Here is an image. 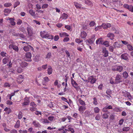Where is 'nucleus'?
<instances>
[{
  "mask_svg": "<svg viewBox=\"0 0 133 133\" xmlns=\"http://www.w3.org/2000/svg\"><path fill=\"white\" fill-rule=\"evenodd\" d=\"M40 35L43 38H45L48 39H53V36L48 34V32L45 31H41L40 32Z\"/></svg>",
  "mask_w": 133,
  "mask_h": 133,
  "instance_id": "1",
  "label": "nucleus"
},
{
  "mask_svg": "<svg viewBox=\"0 0 133 133\" xmlns=\"http://www.w3.org/2000/svg\"><path fill=\"white\" fill-rule=\"evenodd\" d=\"M32 57V54L30 52H27L25 54V59L26 61H27L31 62L32 61L31 57Z\"/></svg>",
  "mask_w": 133,
  "mask_h": 133,
  "instance_id": "2",
  "label": "nucleus"
},
{
  "mask_svg": "<svg viewBox=\"0 0 133 133\" xmlns=\"http://www.w3.org/2000/svg\"><path fill=\"white\" fill-rule=\"evenodd\" d=\"M96 79V77L94 76H91L88 77V81L91 84H93L95 83Z\"/></svg>",
  "mask_w": 133,
  "mask_h": 133,
  "instance_id": "3",
  "label": "nucleus"
},
{
  "mask_svg": "<svg viewBox=\"0 0 133 133\" xmlns=\"http://www.w3.org/2000/svg\"><path fill=\"white\" fill-rule=\"evenodd\" d=\"M122 94L124 97H127L128 98L130 99H131L132 98V97L129 93L127 91H123L122 92Z\"/></svg>",
  "mask_w": 133,
  "mask_h": 133,
  "instance_id": "4",
  "label": "nucleus"
},
{
  "mask_svg": "<svg viewBox=\"0 0 133 133\" xmlns=\"http://www.w3.org/2000/svg\"><path fill=\"white\" fill-rule=\"evenodd\" d=\"M26 29L28 32V35L29 36H31L32 35V31L31 27L29 26L27 27Z\"/></svg>",
  "mask_w": 133,
  "mask_h": 133,
  "instance_id": "5",
  "label": "nucleus"
},
{
  "mask_svg": "<svg viewBox=\"0 0 133 133\" xmlns=\"http://www.w3.org/2000/svg\"><path fill=\"white\" fill-rule=\"evenodd\" d=\"M102 27L104 29H106L111 26V24L109 23H103L101 25Z\"/></svg>",
  "mask_w": 133,
  "mask_h": 133,
  "instance_id": "6",
  "label": "nucleus"
},
{
  "mask_svg": "<svg viewBox=\"0 0 133 133\" xmlns=\"http://www.w3.org/2000/svg\"><path fill=\"white\" fill-rule=\"evenodd\" d=\"M78 108V110L81 114H82L86 109L85 106H79Z\"/></svg>",
  "mask_w": 133,
  "mask_h": 133,
  "instance_id": "7",
  "label": "nucleus"
},
{
  "mask_svg": "<svg viewBox=\"0 0 133 133\" xmlns=\"http://www.w3.org/2000/svg\"><path fill=\"white\" fill-rule=\"evenodd\" d=\"M112 70L113 71H117L119 72L123 70V67L122 66H116V68H113Z\"/></svg>",
  "mask_w": 133,
  "mask_h": 133,
  "instance_id": "8",
  "label": "nucleus"
},
{
  "mask_svg": "<svg viewBox=\"0 0 133 133\" xmlns=\"http://www.w3.org/2000/svg\"><path fill=\"white\" fill-rule=\"evenodd\" d=\"M24 99V102L22 104L23 106L28 105L30 103L28 97H25Z\"/></svg>",
  "mask_w": 133,
  "mask_h": 133,
  "instance_id": "9",
  "label": "nucleus"
},
{
  "mask_svg": "<svg viewBox=\"0 0 133 133\" xmlns=\"http://www.w3.org/2000/svg\"><path fill=\"white\" fill-rule=\"evenodd\" d=\"M122 77L121 76L119 75H117L115 77L116 82L117 83H119L122 82L120 80L121 79Z\"/></svg>",
  "mask_w": 133,
  "mask_h": 133,
  "instance_id": "10",
  "label": "nucleus"
},
{
  "mask_svg": "<svg viewBox=\"0 0 133 133\" xmlns=\"http://www.w3.org/2000/svg\"><path fill=\"white\" fill-rule=\"evenodd\" d=\"M102 52L104 54L103 56L104 57H107L108 55V52L107 50H106L105 48H102Z\"/></svg>",
  "mask_w": 133,
  "mask_h": 133,
  "instance_id": "11",
  "label": "nucleus"
},
{
  "mask_svg": "<svg viewBox=\"0 0 133 133\" xmlns=\"http://www.w3.org/2000/svg\"><path fill=\"white\" fill-rule=\"evenodd\" d=\"M71 80L72 85L76 89H77L78 88L77 87L78 84L72 78H71Z\"/></svg>",
  "mask_w": 133,
  "mask_h": 133,
  "instance_id": "12",
  "label": "nucleus"
},
{
  "mask_svg": "<svg viewBox=\"0 0 133 133\" xmlns=\"http://www.w3.org/2000/svg\"><path fill=\"white\" fill-rule=\"evenodd\" d=\"M23 77L22 75H19L17 78V81L19 83H21L23 81Z\"/></svg>",
  "mask_w": 133,
  "mask_h": 133,
  "instance_id": "13",
  "label": "nucleus"
},
{
  "mask_svg": "<svg viewBox=\"0 0 133 133\" xmlns=\"http://www.w3.org/2000/svg\"><path fill=\"white\" fill-rule=\"evenodd\" d=\"M74 5L75 7L77 9H80L82 6V5L79 4L77 2H74Z\"/></svg>",
  "mask_w": 133,
  "mask_h": 133,
  "instance_id": "14",
  "label": "nucleus"
},
{
  "mask_svg": "<svg viewBox=\"0 0 133 133\" xmlns=\"http://www.w3.org/2000/svg\"><path fill=\"white\" fill-rule=\"evenodd\" d=\"M11 10L8 9H5L4 10V15L5 16H7L11 12Z\"/></svg>",
  "mask_w": 133,
  "mask_h": 133,
  "instance_id": "15",
  "label": "nucleus"
},
{
  "mask_svg": "<svg viewBox=\"0 0 133 133\" xmlns=\"http://www.w3.org/2000/svg\"><path fill=\"white\" fill-rule=\"evenodd\" d=\"M59 35L60 37H68L69 36V35L67 33L65 32H62L59 33Z\"/></svg>",
  "mask_w": 133,
  "mask_h": 133,
  "instance_id": "16",
  "label": "nucleus"
},
{
  "mask_svg": "<svg viewBox=\"0 0 133 133\" xmlns=\"http://www.w3.org/2000/svg\"><path fill=\"white\" fill-rule=\"evenodd\" d=\"M128 55L127 54H123L121 55V57L122 59L126 60L128 59Z\"/></svg>",
  "mask_w": 133,
  "mask_h": 133,
  "instance_id": "17",
  "label": "nucleus"
},
{
  "mask_svg": "<svg viewBox=\"0 0 133 133\" xmlns=\"http://www.w3.org/2000/svg\"><path fill=\"white\" fill-rule=\"evenodd\" d=\"M85 41L87 44L88 45L91 44L94 42L93 40H92L91 39H87Z\"/></svg>",
  "mask_w": 133,
  "mask_h": 133,
  "instance_id": "18",
  "label": "nucleus"
},
{
  "mask_svg": "<svg viewBox=\"0 0 133 133\" xmlns=\"http://www.w3.org/2000/svg\"><path fill=\"white\" fill-rule=\"evenodd\" d=\"M103 42L102 38H100L97 39L96 40V43L97 44H102Z\"/></svg>",
  "mask_w": 133,
  "mask_h": 133,
  "instance_id": "19",
  "label": "nucleus"
},
{
  "mask_svg": "<svg viewBox=\"0 0 133 133\" xmlns=\"http://www.w3.org/2000/svg\"><path fill=\"white\" fill-rule=\"evenodd\" d=\"M113 45L114 46L115 48H119L121 46V44L118 42H115L114 43Z\"/></svg>",
  "mask_w": 133,
  "mask_h": 133,
  "instance_id": "20",
  "label": "nucleus"
},
{
  "mask_svg": "<svg viewBox=\"0 0 133 133\" xmlns=\"http://www.w3.org/2000/svg\"><path fill=\"white\" fill-rule=\"evenodd\" d=\"M48 74V75L51 74L52 72V69L50 66H49L47 69Z\"/></svg>",
  "mask_w": 133,
  "mask_h": 133,
  "instance_id": "21",
  "label": "nucleus"
},
{
  "mask_svg": "<svg viewBox=\"0 0 133 133\" xmlns=\"http://www.w3.org/2000/svg\"><path fill=\"white\" fill-rule=\"evenodd\" d=\"M87 34L86 32L82 31L81 34L80 36L82 38H84L87 36Z\"/></svg>",
  "mask_w": 133,
  "mask_h": 133,
  "instance_id": "22",
  "label": "nucleus"
},
{
  "mask_svg": "<svg viewBox=\"0 0 133 133\" xmlns=\"http://www.w3.org/2000/svg\"><path fill=\"white\" fill-rule=\"evenodd\" d=\"M32 124L36 127H38L40 126V124L36 121H33Z\"/></svg>",
  "mask_w": 133,
  "mask_h": 133,
  "instance_id": "23",
  "label": "nucleus"
},
{
  "mask_svg": "<svg viewBox=\"0 0 133 133\" xmlns=\"http://www.w3.org/2000/svg\"><path fill=\"white\" fill-rule=\"evenodd\" d=\"M107 37L110 38L111 40H112L114 39V36L113 34L109 33L107 34Z\"/></svg>",
  "mask_w": 133,
  "mask_h": 133,
  "instance_id": "24",
  "label": "nucleus"
},
{
  "mask_svg": "<svg viewBox=\"0 0 133 133\" xmlns=\"http://www.w3.org/2000/svg\"><path fill=\"white\" fill-rule=\"evenodd\" d=\"M68 16L65 13L62 14L60 18H62V19H66L68 18Z\"/></svg>",
  "mask_w": 133,
  "mask_h": 133,
  "instance_id": "25",
  "label": "nucleus"
},
{
  "mask_svg": "<svg viewBox=\"0 0 133 133\" xmlns=\"http://www.w3.org/2000/svg\"><path fill=\"white\" fill-rule=\"evenodd\" d=\"M110 112L107 111V113H104L103 115V117L104 119L107 118L108 117V114H109Z\"/></svg>",
  "mask_w": 133,
  "mask_h": 133,
  "instance_id": "26",
  "label": "nucleus"
},
{
  "mask_svg": "<svg viewBox=\"0 0 133 133\" xmlns=\"http://www.w3.org/2000/svg\"><path fill=\"white\" fill-rule=\"evenodd\" d=\"M20 65L22 68L25 67L27 65V64L26 62H22L20 64Z\"/></svg>",
  "mask_w": 133,
  "mask_h": 133,
  "instance_id": "27",
  "label": "nucleus"
},
{
  "mask_svg": "<svg viewBox=\"0 0 133 133\" xmlns=\"http://www.w3.org/2000/svg\"><path fill=\"white\" fill-rule=\"evenodd\" d=\"M14 19L12 18L10 21V23L12 25H15L16 24V23L14 21Z\"/></svg>",
  "mask_w": 133,
  "mask_h": 133,
  "instance_id": "28",
  "label": "nucleus"
},
{
  "mask_svg": "<svg viewBox=\"0 0 133 133\" xmlns=\"http://www.w3.org/2000/svg\"><path fill=\"white\" fill-rule=\"evenodd\" d=\"M40 121L43 123H49L48 120L46 119H41L40 120Z\"/></svg>",
  "mask_w": 133,
  "mask_h": 133,
  "instance_id": "29",
  "label": "nucleus"
},
{
  "mask_svg": "<svg viewBox=\"0 0 133 133\" xmlns=\"http://www.w3.org/2000/svg\"><path fill=\"white\" fill-rule=\"evenodd\" d=\"M4 111H5L8 114H9L11 112L10 109L7 107H6L4 110Z\"/></svg>",
  "mask_w": 133,
  "mask_h": 133,
  "instance_id": "30",
  "label": "nucleus"
},
{
  "mask_svg": "<svg viewBox=\"0 0 133 133\" xmlns=\"http://www.w3.org/2000/svg\"><path fill=\"white\" fill-rule=\"evenodd\" d=\"M23 49L25 51H29V45L27 46H24L23 48Z\"/></svg>",
  "mask_w": 133,
  "mask_h": 133,
  "instance_id": "31",
  "label": "nucleus"
},
{
  "mask_svg": "<svg viewBox=\"0 0 133 133\" xmlns=\"http://www.w3.org/2000/svg\"><path fill=\"white\" fill-rule=\"evenodd\" d=\"M9 58L8 57L5 58L3 60V63L4 64H6L9 61Z\"/></svg>",
  "mask_w": 133,
  "mask_h": 133,
  "instance_id": "32",
  "label": "nucleus"
},
{
  "mask_svg": "<svg viewBox=\"0 0 133 133\" xmlns=\"http://www.w3.org/2000/svg\"><path fill=\"white\" fill-rule=\"evenodd\" d=\"M29 12L32 16H35V12L32 9L30 10L29 11Z\"/></svg>",
  "mask_w": 133,
  "mask_h": 133,
  "instance_id": "33",
  "label": "nucleus"
},
{
  "mask_svg": "<svg viewBox=\"0 0 133 133\" xmlns=\"http://www.w3.org/2000/svg\"><path fill=\"white\" fill-rule=\"evenodd\" d=\"M71 125H69L68 126V131H70L72 133H74V131L72 128H71Z\"/></svg>",
  "mask_w": 133,
  "mask_h": 133,
  "instance_id": "34",
  "label": "nucleus"
},
{
  "mask_svg": "<svg viewBox=\"0 0 133 133\" xmlns=\"http://www.w3.org/2000/svg\"><path fill=\"white\" fill-rule=\"evenodd\" d=\"M54 85L55 86H57L58 88H59L61 86V85L60 84L58 83V81L57 80L55 81L54 83Z\"/></svg>",
  "mask_w": 133,
  "mask_h": 133,
  "instance_id": "35",
  "label": "nucleus"
},
{
  "mask_svg": "<svg viewBox=\"0 0 133 133\" xmlns=\"http://www.w3.org/2000/svg\"><path fill=\"white\" fill-rule=\"evenodd\" d=\"M85 3L88 5H92V3L89 0H84Z\"/></svg>",
  "mask_w": 133,
  "mask_h": 133,
  "instance_id": "36",
  "label": "nucleus"
},
{
  "mask_svg": "<svg viewBox=\"0 0 133 133\" xmlns=\"http://www.w3.org/2000/svg\"><path fill=\"white\" fill-rule=\"evenodd\" d=\"M94 111L95 113H97L99 112L100 109L98 107H95L94 108Z\"/></svg>",
  "mask_w": 133,
  "mask_h": 133,
  "instance_id": "37",
  "label": "nucleus"
},
{
  "mask_svg": "<svg viewBox=\"0 0 133 133\" xmlns=\"http://www.w3.org/2000/svg\"><path fill=\"white\" fill-rule=\"evenodd\" d=\"M20 125V121L19 120H18L15 126V127L16 128H18L19 127Z\"/></svg>",
  "mask_w": 133,
  "mask_h": 133,
  "instance_id": "38",
  "label": "nucleus"
},
{
  "mask_svg": "<svg viewBox=\"0 0 133 133\" xmlns=\"http://www.w3.org/2000/svg\"><path fill=\"white\" fill-rule=\"evenodd\" d=\"M102 44L104 45L106 47H108L109 46V42L107 41H105L104 42H103Z\"/></svg>",
  "mask_w": 133,
  "mask_h": 133,
  "instance_id": "39",
  "label": "nucleus"
},
{
  "mask_svg": "<svg viewBox=\"0 0 133 133\" xmlns=\"http://www.w3.org/2000/svg\"><path fill=\"white\" fill-rule=\"evenodd\" d=\"M130 129V128L129 127H125L123 128V130L124 131H128Z\"/></svg>",
  "mask_w": 133,
  "mask_h": 133,
  "instance_id": "40",
  "label": "nucleus"
},
{
  "mask_svg": "<svg viewBox=\"0 0 133 133\" xmlns=\"http://www.w3.org/2000/svg\"><path fill=\"white\" fill-rule=\"evenodd\" d=\"M123 77L124 78H127L128 76V74L126 71L124 72L123 74Z\"/></svg>",
  "mask_w": 133,
  "mask_h": 133,
  "instance_id": "41",
  "label": "nucleus"
},
{
  "mask_svg": "<svg viewBox=\"0 0 133 133\" xmlns=\"http://www.w3.org/2000/svg\"><path fill=\"white\" fill-rule=\"evenodd\" d=\"M113 110L117 112H120L121 111V109L119 108L116 107L113 109Z\"/></svg>",
  "mask_w": 133,
  "mask_h": 133,
  "instance_id": "42",
  "label": "nucleus"
},
{
  "mask_svg": "<svg viewBox=\"0 0 133 133\" xmlns=\"http://www.w3.org/2000/svg\"><path fill=\"white\" fill-rule=\"evenodd\" d=\"M102 25L100 26H98L96 27L95 29V31H96L98 30H99L102 29Z\"/></svg>",
  "mask_w": 133,
  "mask_h": 133,
  "instance_id": "43",
  "label": "nucleus"
},
{
  "mask_svg": "<svg viewBox=\"0 0 133 133\" xmlns=\"http://www.w3.org/2000/svg\"><path fill=\"white\" fill-rule=\"evenodd\" d=\"M75 41L76 43L79 44L82 42L83 40H81L79 39L76 38L75 39Z\"/></svg>",
  "mask_w": 133,
  "mask_h": 133,
  "instance_id": "44",
  "label": "nucleus"
},
{
  "mask_svg": "<svg viewBox=\"0 0 133 133\" xmlns=\"http://www.w3.org/2000/svg\"><path fill=\"white\" fill-rule=\"evenodd\" d=\"M78 101L79 103L81 105H83V106H84L85 105V103L84 101L81 100V99H79Z\"/></svg>",
  "mask_w": 133,
  "mask_h": 133,
  "instance_id": "45",
  "label": "nucleus"
},
{
  "mask_svg": "<svg viewBox=\"0 0 133 133\" xmlns=\"http://www.w3.org/2000/svg\"><path fill=\"white\" fill-rule=\"evenodd\" d=\"M61 99L63 101H65V102H66L68 104H69V105L70 104V103H69V102L68 101H67V99H66V98H65V97H61Z\"/></svg>",
  "mask_w": 133,
  "mask_h": 133,
  "instance_id": "46",
  "label": "nucleus"
},
{
  "mask_svg": "<svg viewBox=\"0 0 133 133\" xmlns=\"http://www.w3.org/2000/svg\"><path fill=\"white\" fill-rule=\"evenodd\" d=\"M30 105L32 107H36L37 106V105L33 102L30 103Z\"/></svg>",
  "mask_w": 133,
  "mask_h": 133,
  "instance_id": "47",
  "label": "nucleus"
},
{
  "mask_svg": "<svg viewBox=\"0 0 133 133\" xmlns=\"http://www.w3.org/2000/svg\"><path fill=\"white\" fill-rule=\"evenodd\" d=\"M96 24V23L94 21H92L90 23L89 25L90 26H94Z\"/></svg>",
  "mask_w": 133,
  "mask_h": 133,
  "instance_id": "48",
  "label": "nucleus"
},
{
  "mask_svg": "<svg viewBox=\"0 0 133 133\" xmlns=\"http://www.w3.org/2000/svg\"><path fill=\"white\" fill-rule=\"evenodd\" d=\"M20 4V3L18 1H17L16 2L14 5V7L15 8L18 5H19Z\"/></svg>",
  "mask_w": 133,
  "mask_h": 133,
  "instance_id": "49",
  "label": "nucleus"
},
{
  "mask_svg": "<svg viewBox=\"0 0 133 133\" xmlns=\"http://www.w3.org/2000/svg\"><path fill=\"white\" fill-rule=\"evenodd\" d=\"M36 107H30V110L31 111H36L37 110V109L36 108Z\"/></svg>",
  "mask_w": 133,
  "mask_h": 133,
  "instance_id": "50",
  "label": "nucleus"
},
{
  "mask_svg": "<svg viewBox=\"0 0 133 133\" xmlns=\"http://www.w3.org/2000/svg\"><path fill=\"white\" fill-rule=\"evenodd\" d=\"M65 52L66 55V57L70 58V54L68 51L66 50L65 51Z\"/></svg>",
  "mask_w": 133,
  "mask_h": 133,
  "instance_id": "51",
  "label": "nucleus"
},
{
  "mask_svg": "<svg viewBox=\"0 0 133 133\" xmlns=\"http://www.w3.org/2000/svg\"><path fill=\"white\" fill-rule=\"evenodd\" d=\"M13 49L17 52L19 50L18 47L17 46L15 45L14 46Z\"/></svg>",
  "mask_w": 133,
  "mask_h": 133,
  "instance_id": "52",
  "label": "nucleus"
},
{
  "mask_svg": "<svg viewBox=\"0 0 133 133\" xmlns=\"http://www.w3.org/2000/svg\"><path fill=\"white\" fill-rule=\"evenodd\" d=\"M115 48L114 46H110L109 49V50L110 51H111L112 52L114 51V49Z\"/></svg>",
  "mask_w": 133,
  "mask_h": 133,
  "instance_id": "53",
  "label": "nucleus"
},
{
  "mask_svg": "<svg viewBox=\"0 0 133 133\" xmlns=\"http://www.w3.org/2000/svg\"><path fill=\"white\" fill-rule=\"evenodd\" d=\"M11 5V4L10 3H6L4 4V6L5 7H8L10 6Z\"/></svg>",
  "mask_w": 133,
  "mask_h": 133,
  "instance_id": "54",
  "label": "nucleus"
},
{
  "mask_svg": "<svg viewBox=\"0 0 133 133\" xmlns=\"http://www.w3.org/2000/svg\"><path fill=\"white\" fill-rule=\"evenodd\" d=\"M10 45H9V48L10 49H11L12 48L13 49V47L14 46V44L13 43H10Z\"/></svg>",
  "mask_w": 133,
  "mask_h": 133,
  "instance_id": "55",
  "label": "nucleus"
},
{
  "mask_svg": "<svg viewBox=\"0 0 133 133\" xmlns=\"http://www.w3.org/2000/svg\"><path fill=\"white\" fill-rule=\"evenodd\" d=\"M131 6V5L129 6V5L127 4H124L123 5L124 7L125 8L128 9L129 10L130 8V6Z\"/></svg>",
  "mask_w": 133,
  "mask_h": 133,
  "instance_id": "56",
  "label": "nucleus"
},
{
  "mask_svg": "<svg viewBox=\"0 0 133 133\" xmlns=\"http://www.w3.org/2000/svg\"><path fill=\"white\" fill-rule=\"evenodd\" d=\"M23 71V69L19 67L18 68L17 70V72L18 73H21Z\"/></svg>",
  "mask_w": 133,
  "mask_h": 133,
  "instance_id": "57",
  "label": "nucleus"
},
{
  "mask_svg": "<svg viewBox=\"0 0 133 133\" xmlns=\"http://www.w3.org/2000/svg\"><path fill=\"white\" fill-rule=\"evenodd\" d=\"M23 116L21 112H19L18 115V118L19 119H21Z\"/></svg>",
  "mask_w": 133,
  "mask_h": 133,
  "instance_id": "58",
  "label": "nucleus"
},
{
  "mask_svg": "<svg viewBox=\"0 0 133 133\" xmlns=\"http://www.w3.org/2000/svg\"><path fill=\"white\" fill-rule=\"evenodd\" d=\"M18 132L19 133H27V131L26 130H19Z\"/></svg>",
  "mask_w": 133,
  "mask_h": 133,
  "instance_id": "59",
  "label": "nucleus"
},
{
  "mask_svg": "<svg viewBox=\"0 0 133 133\" xmlns=\"http://www.w3.org/2000/svg\"><path fill=\"white\" fill-rule=\"evenodd\" d=\"M128 48L129 50H132V46L130 44H128L127 45Z\"/></svg>",
  "mask_w": 133,
  "mask_h": 133,
  "instance_id": "60",
  "label": "nucleus"
},
{
  "mask_svg": "<svg viewBox=\"0 0 133 133\" xmlns=\"http://www.w3.org/2000/svg\"><path fill=\"white\" fill-rule=\"evenodd\" d=\"M51 56V54L50 52L48 53L47 54V55L46 57V58H50Z\"/></svg>",
  "mask_w": 133,
  "mask_h": 133,
  "instance_id": "61",
  "label": "nucleus"
},
{
  "mask_svg": "<svg viewBox=\"0 0 133 133\" xmlns=\"http://www.w3.org/2000/svg\"><path fill=\"white\" fill-rule=\"evenodd\" d=\"M42 68L43 70H45L48 67L47 65V64L43 65H42Z\"/></svg>",
  "mask_w": 133,
  "mask_h": 133,
  "instance_id": "62",
  "label": "nucleus"
},
{
  "mask_svg": "<svg viewBox=\"0 0 133 133\" xmlns=\"http://www.w3.org/2000/svg\"><path fill=\"white\" fill-rule=\"evenodd\" d=\"M123 122L124 120L123 119H121L119 121L118 124L120 125H122L123 124Z\"/></svg>",
  "mask_w": 133,
  "mask_h": 133,
  "instance_id": "63",
  "label": "nucleus"
},
{
  "mask_svg": "<svg viewBox=\"0 0 133 133\" xmlns=\"http://www.w3.org/2000/svg\"><path fill=\"white\" fill-rule=\"evenodd\" d=\"M44 79L45 82H47L49 81V79L47 77H44Z\"/></svg>",
  "mask_w": 133,
  "mask_h": 133,
  "instance_id": "64",
  "label": "nucleus"
}]
</instances>
